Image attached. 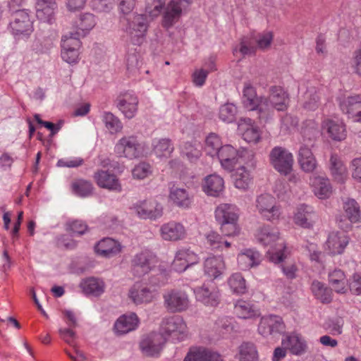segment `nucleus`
Listing matches in <instances>:
<instances>
[{
  "label": "nucleus",
  "instance_id": "nucleus-5",
  "mask_svg": "<svg viewBox=\"0 0 361 361\" xmlns=\"http://www.w3.org/2000/svg\"><path fill=\"white\" fill-rule=\"evenodd\" d=\"M221 166L231 171L238 163H245L252 154L247 149H236L231 145H225L216 155Z\"/></svg>",
  "mask_w": 361,
  "mask_h": 361
},
{
  "label": "nucleus",
  "instance_id": "nucleus-56",
  "mask_svg": "<svg viewBox=\"0 0 361 361\" xmlns=\"http://www.w3.org/2000/svg\"><path fill=\"white\" fill-rule=\"evenodd\" d=\"M273 33L271 32H265L259 33L254 37V40L257 44V48L261 50L269 49L273 41Z\"/></svg>",
  "mask_w": 361,
  "mask_h": 361
},
{
  "label": "nucleus",
  "instance_id": "nucleus-64",
  "mask_svg": "<svg viewBox=\"0 0 361 361\" xmlns=\"http://www.w3.org/2000/svg\"><path fill=\"white\" fill-rule=\"evenodd\" d=\"M349 288L353 294L361 295V274H354L349 279Z\"/></svg>",
  "mask_w": 361,
  "mask_h": 361
},
{
  "label": "nucleus",
  "instance_id": "nucleus-12",
  "mask_svg": "<svg viewBox=\"0 0 361 361\" xmlns=\"http://www.w3.org/2000/svg\"><path fill=\"white\" fill-rule=\"evenodd\" d=\"M190 2V0H170L163 13V27L169 29L176 23L180 18L183 8Z\"/></svg>",
  "mask_w": 361,
  "mask_h": 361
},
{
  "label": "nucleus",
  "instance_id": "nucleus-9",
  "mask_svg": "<svg viewBox=\"0 0 361 361\" xmlns=\"http://www.w3.org/2000/svg\"><path fill=\"white\" fill-rule=\"evenodd\" d=\"M269 160L273 167L281 174L287 175L293 169V155L283 147H274L269 153Z\"/></svg>",
  "mask_w": 361,
  "mask_h": 361
},
{
  "label": "nucleus",
  "instance_id": "nucleus-30",
  "mask_svg": "<svg viewBox=\"0 0 361 361\" xmlns=\"http://www.w3.org/2000/svg\"><path fill=\"white\" fill-rule=\"evenodd\" d=\"M262 256L258 251L252 249H246L238 255V263L241 269L247 270L251 267L259 265Z\"/></svg>",
  "mask_w": 361,
  "mask_h": 361
},
{
  "label": "nucleus",
  "instance_id": "nucleus-4",
  "mask_svg": "<svg viewBox=\"0 0 361 361\" xmlns=\"http://www.w3.org/2000/svg\"><path fill=\"white\" fill-rule=\"evenodd\" d=\"M8 29L17 40L29 38L34 30L29 13L25 10L15 11L12 14Z\"/></svg>",
  "mask_w": 361,
  "mask_h": 361
},
{
  "label": "nucleus",
  "instance_id": "nucleus-16",
  "mask_svg": "<svg viewBox=\"0 0 361 361\" xmlns=\"http://www.w3.org/2000/svg\"><path fill=\"white\" fill-rule=\"evenodd\" d=\"M169 198L176 207L188 209L192 205L194 195L188 188L173 185L169 188Z\"/></svg>",
  "mask_w": 361,
  "mask_h": 361
},
{
  "label": "nucleus",
  "instance_id": "nucleus-2",
  "mask_svg": "<svg viewBox=\"0 0 361 361\" xmlns=\"http://www.w3.org/2000/svg\"><path fill=\"white\" fill-rule=\"evenodd\" d=\"M158 333L166 342L169 340L180 342L187 337L188 326L181 316H168L161 319Z\"/></svg>",
  "mask_w": 361,
  "mask_h": 361
},
{
  "label": "nucleus",
  "instance_id": "nucleus-27",
  "mask_svg": "<svg viewBox=\"0 0 361 361\" xmlns=\"http://www.w3.org/2000/svg\"><path fill=\"white\" fill-rule=\"evenodd\" d=\"M322 128L334 140L341 141L346 137V129L341 121L326 119L324 121Z\"/></svg>",
  "mask_w": 361,
  "mask_h": 361
},
{
  "label": "nucleus",
  "instance_id": "nucleus-50",
  "mask_svg": "<svg viewBox=\"0 0 361 361\" xmlns=\"http://www.w3.org/2000/svg\"><path fill=\"white\" fill-rule=\"evenodd\" d=\"M228 283L234 293L244 294L247 291L245 280L240 273L232 274L228 280Z\"/></svg>",
  "mask_w": 361,
  "mask_h": 361
},
{
  "label": "nucleus",
  "instance_id": "nucleus-37",
  "mask_svg": "<svg viewBox=\"0 0 361 361\" xmlns=\"http://www.w3.org/2000/svg\"><path fill=\"white\" fill-rule=\"evenodd\" d=\"M138 319L135 314L120 317L114 324V329L118 334H127L137 327Z\"/></svg>",
  "mask_w": 361,
  "mask_h": 361
},
{
  "label": "nucleus",
  "instance_id": "nucleus-24",
  "mask_svg": "<svg viewBox=\"0 0 361 361\" xmlns=\"http://www.w3.org/2000/svg\"><path fill=\"white\" fill-rule=\"evenodd\" d=\"M225 269L226 264L221 256L209 257L204 262V273L210 278L217 279L223 274Z\"/></svg>",
  "mask_w": 361,
  "mask_h": 361
},
{
  "label": "nucleus",
  "instance_id": "nucleus-29",
  "mask_svg": "<svg viewBox=\"0 0 361 361\" xmlns=\"http://www.w3.org/2000/svg\"><path fill=\"white\" fill-rule=\"evenodd\" d=\"M80 287L85 295L98 297L104 292L105 284L98 278L90 277L83 279L80 283Z\"/></svg>",
  "mask_w": 361,
  "mask_h": 361
},
{
  "label": "nucleus",
  "instance_id": "nucleus-40",
  "mask_svg": "<svg viewBox=\"0 0 361 361\" xmlns=\"http://www.w3.org/2000/svg\"><path fill=\"white\" fill-rule=\"evenodd\" d=\"M130 298L136 304L149 303L154 298V293L149 288L134 285L129 292Z\"/></svg>",
  "mask_w": 361,
  "mask_h": 361
},
{
  "label": "nucleus",
  "instance_id": "nucleus-51",
  "mask_svg": "<svg viewBox=\"0 0 361 361\" xmlns=\"http://www.w3.org/2000/svg\"><path fill=\"white\" fill-rule=\"evenodd\" d=\"M319 105V97L314 87H309L304 94L303 107L305 109L314 111Z\"/></svg>",
  "mask_w": 361,
  "mask_h": 361
},
{
  "label": "nucleus",
  "instance_id": "nucleus-17",
  "mask_svg": "<svg viewBox=\"0 0 361 361\" xmlns=\"http://www.w3.org/2000/svg\"><path fill=\"white\" fill-rule=\"evenodd\" d=\"M264 97H257L255 89L250 84H245L243 89V104L249 111H257L259 119H262V104Z\"/></svg>",
  "mask_w": 361,
  "mask_h": 361
},
{
  "label": "nucleus",
  "instance_id": "nucleus-42",
  "mask_svg": "<svg viewBox=\"0 0 361 361\" xmlns=\"http://www.w3.org/2000/svg\"><path fill=\"white\" fill-rule=\"evenodd\" d=\"M234 311L242 319H250L259 315L254 305L245 300H238L235 305Z\"/></svg>",
  "mask_w": 361,
  "mask_h": 361
},
{
  "label": "nucleus",
  "instance_id": "nucleus-33",
  "mask_svg": "<svg viewBox=\"0 0 361 361\" xmlns=\"http://www.w3.org/2000/svg\"><path fill=\"white\" fill-rule=\"evenodd\" d=\"M95 251L104 257H111L121 252V245L115 240L106 238L100 240L95 245Z\"/></svg>",
  "mask_w": 361,
  "mask_h": 361
},
{
  "label": "nucleus",
  "instance_id": "nucleus-28",
  "mask_svg": "<svg viewBox=\"0 0 361 361\" xmlns=\"http://www.w3.org/2000/svg\"><path fill=\"white\" fill-rule=\"evenodd\" d=\"M183 361H222V359L219 354L204 348H193Z\"/></svg>",
  "mask_w": 361,
  "mask_h": 361
},
{
  "label": "nucleus",
  "instance_id": "nucleus-35",
  "mask_svg": "<svg viewBox=\"0 0 361 361\" xmlns=\"http://www.w3.org/2000/svg\"><path fill=\"white\" fill-rule=\"evenodd\" d=\"M301 134L303 142L312 146L321 134L319 123L312 119L306 120L302 124Z\"/></svg>",
  "mask_w": 361,
  "mask_h": 361
},
{
  "label": "nucleus",
  "instance_id": "nucleus-43",
  "mask_svg": "<svg viewBox=\"0 0 361 361\" xmlns=\"http://www.w3.org/2000/svg\"><path fill=\"white\" fill-rule=\"evenodd\" d=\"M330 169L332 176L338 182L343 183L346 177V168L336 154H331V155Z\"/></svg>",
  "mask_w": 361,
  "mask_h": 361
},
{
  "label": "nucleus",
  "instance_id": "nucleus-22",
  "mask_svg": "<svg viewBox=\"0 0 361 361\" xmlns=\"http://www.w3.org/2000/svg\"><path fill=\"white\" fill-rule=\"evenodd\" d=\"M340 106L354 121H361V95L348 97L341 102Z\"/></svg>",
  "mask_w": 361,
  "mask_h": 361
},
{
  "label": "nucleus",
  "instance_id": "nucleus-54",
  "mask_svg": "<svg viewBox=\"0 0 361 361\" xmlns=\"http://www.w3.org/2000/svg\"><path fill=\"white\" fill-rule=\"evenodd\" d=\"M236 114V106L231 103L222 105L219 109V118L224 122L231 123L234 121Z\"/></svg>",
  "mask_w": 361,
  "mask_h": 361
},
{
  "label": "nucleus",
  "instance_id": "nucleus-1",
  "mask_svg": "<svg viewBox=\"0 0 361 361\" xmlns=\"http://www.w3.org/2000/svg\"><path fill=\"white\" fill-rule=\"evenodd\" d=\"M122 30L134 45H141L145 40L148 29L147 18L142 14H133L121 18Z\"/></svg>",
  "mask_w": 361,
  "mask_h": 361
},
{
  "label": "nucleus",
  "instance_id": "nucleus-26",
  "mask_svg": "<svg viewBox=\"0 0 361 361\" xmlns=\"http://www.w3.org/2000/svg\"><path fill=\"white\" fill-rule=\"evenodd\" d=\"M348 237L338 232H332L329 235L326 240L327 249L331 255L341 254L348 244Z\"/></svg>",
  "mask_w": 361,
  "mask_h": 361
},
{
  "label": "nucleus",
  "instance_id": "nucleus-47",
  "mask_svg": "<svg viewBox=\"0 0 361 361\" xmlns=\"http://www.w3.org/2000/svg\"><path fill=\"white\" fill-rule=\"evenodd\" d=\"M329 283L334 290L339 293H344L346 291L345 276L341 269H335L329 274Z\"/></svg>",
  "mask_w": 361,
  "mask_h": 361
},
{
  "label": "nucleus",
  "instance_id": "nucleus-52",
  "mask_svg": "<svg viewBox=\"0 0 361 361\" xmlns=\"http://www.w3.org/2000/svg\"><path fill=\"white\" fill-rule=\"evenodd\" d=\"M251 182L250 175L244 166L238 169L235 174L234 184L237 188L246 190Z\"/></svg>",
  "mask_w": 361,
  "mask_h": 361
},
{
  "label": "nucleus",
  "instance_id": "nucleus-55",
  "mask_svg": "<svg viewBox=\"0 0 361 361\" xmlns=\"http://www.w3.org/2000/svg\"><path fill=\"white\" fill-rule=\"evenodd\" d=\"M74 193L80 197H87L92 193V185L90 182L79 180L72 184Z\"/></svg>",
  "mask_w": 361,
  "mask_h": 361
},
{
  "label": "nucleus",
  "instance_id": "nucleus-53",
  "mask_svg": "<svg viewBox=\"0 0 361 361\" xmlns=\"http://www.w3.org/2000/svg\"><path fill=\"white\" fill-rule=\"evenodd\" d=\"M102 121L105 124L106 128L110 131L111 133H116L120 131L122 128L121 121L111 112H104Z\"/></svg>",
  "mask_w": 361,
  "mask_h": 361
},
{
  "label": "nucleus",
  "instance_id": "nucleus-18",
  "mask_svg": "<svg viewBox=\"0 0 361 361\" xmlns=\"http://www.w3.org/2000/svg\"><path fill=\"white\" fill-rule=\"evenodd\" d=\"M198 261L199 257L193 251L188 248H182L176 252L172 268L177 272H183Z\"/></svg>",
  "mask_w": 361,
  "mask_h": 361
},
{
  "label": "nucleus",
  "instance_id": "nucleus-3",
  "mask_svg": "<svg viewBox=\"0 0 361 361\" xmlns=\"http://www.w3.org/2000/svg\"><path fill=\"white\" fill-rule=\"evenodd\" d=\"M289 97L287 92L279 86L270 87L269 95L264 97L262 104V119L267 120L271 115L274 109L283 111L288 108Z\"/></svg>",
  "mask_w": 361,
  "mask_h": 361
},
{
  "label": "nucleus",
  "instance_id": "nucleus-41",
  "mask_svg": "<svg viewBox=\"0 0 361 361\" xmlns=\"http://www.w3.org/2000/svg\"><path fill=\"white\" fill-rule=\"evenodd\" d=\"M173 150V144L169 138L154 140L152 142V152L159 158H169Z\"/></svg>",
  "mask_w": 361,
  "mask_h": 361
},
{
  "label": "nucleus",
  "instance_id": "nucleus-46",
  "mask_svg": "<svg viewBox=\"0 0 361 361\" xmlns=\"http://www.w3.org/2000/svg\"><path fill=\"white\" fill-rule=\"evenodd\" d=\"M78 30L75 32H80V37H84L96 25V19L94 15L90 13H82L76 22Z\"/></svg>",
  "mask_w": 361,
  "mask_h": 361
},
{
  "label": "nucleus",
  "instance_id": "nucleus-19",
  "mask_svg": "<svg viewBox=\"0 0 361 361\" xmlns=\"http://www.w3.org/2000/svg\"><path fill=\"white\" fill-rule=\"evenodd\" d=\"M343 209L346 214L347 219H341L338 226L345 231L351 228V224L359 222L361 219V212L357 202L354 199H348L343 204Z\"/></svg>",
  "mask_w": 361,
  "mask_h": 361
},
{
  "label": "nucleus",
  "instance_id": "nucleus-57",
  "mask_svg": "<svg viewBox=\"0 0 361 361\" xmlns=\"http://www.w3.org/2000/svg\"><path fill=\"white\" fill-rule=\"evenodd\" d=\"M218 223L220 225L221 233L225 236H234L238 235L240 232L238 221H226V222Z\"/></svg>",
  "mask_w": 361,
  "mask_h": 361
},
{
  "label": "nucleus",
  "instance_id": "nucleus-45",
  "mask_svg": "<svg viewBox=\"0 0 361 361\" xmlns=\"http://www.w3.org/2000/svg\"><path fill=\"white\" fill-rule=\"evenodd\" d=\"M279 231L269 226L260 228L257 234L258 241L264 245H271L279 239Z\"/></svg>",
  "mask_w": 361,
  "mask_h": 361
},
{
  "label": "nucleus",
  "instance_id": "nucleus-39",
  "mask_svg": "<svg viewBox=\"0 0 361 361\" xmlns=\"http://www.w3.org/2000/svg\"><path fill=\"white\" fill-rule=\"evenodd\" d=\"M313 190L319 199L328 198L331 192V186L328 178L322 176H314L311 179Z\"/></svg>",
  "mask_w": 361,
  "mask_h": 361
},
{
  "label": "nucleus",
  "instance_id": "nucleus-31",
  "mask_svg": "<svg viewBox=\"0 0 361 361\" xmlns=\"http://www.w3.org/2000/svg\"><path fill=\"white\" fill-rule=\"evenodd\" d=\"M202 188L208 195L218 197L224 188V179L216 174H211L204 178Z\"/></svg>",
  "mask_w": 361,
  "mask_h": 361
},
{
  "label": "nucleus",
  "instance_id": "nucleus-8",
  "mask_svg": "<svg viewBox=\"0 0 361 361\" xmlns=\"http://www.w3.org/2000/svg\"><path fill=\"white\" fill-rule=\"evenodd\" d=\"M80 32H69L61 39V57L68 63H75L78 61L80 47Z\"/></svg>",
  "mask_w": 361,
  "mask_h": 361
},
{
  "label": "nucleus",
  "instance_id": "nucleus-15",
  "mask_svg": "<svg viewBox=\"0 0 361 361\" xmlns=\"http://www.w3.org/2000/svg\"><path fill=\"white\" fill-rule=\"evenodd\" d=\"M165 343L164 338L158 332H152L141 340L140 348L145 355L154 357L160 353Z\"/></svg>",
  "mask_w": 361,
  "mask_h": 361
},
{
  "label": "nucleus",
  "instance_id": "nucleus-58",
  "mask_svg": "<svg viewBox=\"0 0 361 361\" xmlns=\"http://www.w3.org/2000/svg\"><path fill=\"white\" fill-rule=\"evenodd\" d=\"M152 166L147 162H140L133 169L132 173L134 178L144 179L152 174Z\"/></svg>",
  "mask_w": 361,
  "mask_h": 361
},
{
  "label": "nucleus",
  "instance_id": "nucleus-62",
  "mask_svg": "<svg viewBox=\"0 0 361 361\" xmlns=\"http://www.w3.org/2000/svg\"><path fill=\"white\" fill-rule=\"evenodd\" d=\"M243 137L249 143L257 144L261 140V135L257 127L250 126L244 131Z\"/></svg>",
  "mask_w": 361,
  "mask_h": 361
},
{
  "label": "nucleus",
  "instance_id": "nucleus-10",
  "mask_svg": "<svg viewBox=\"0 0 361 361\" xmlns=\"http://www.w3.org/2000/svg\"><path fill=\"white\" fill-rule=\"evenodd\" d=\"M115 152L118 157L130 159L139 157L142 153V147L135 136H125L116 143Z\"/></svg>",
  "mask_w": 361,
  "mask_h": 361
},
{
  "label": "nucleus",
  "instance_id": "nucleus-38",
  "mask_svg": "<svg viewBox=\"0 0 361 361\" xmlns=\"http://www.w3.org/2000/svg\"><path fill=\"white\" fill-rule=\"evenodd\" d=\"M56 8L54 0H38L36 16L39 20L50 23Z\"/></svg>",
  "mask_w": 361,
  "mask_h": 361
},
{
  "label": "nucleus",
  "instance_id": "nucleus-61",
  "mask_svg": "<svg viewBox=\"0 0 361 361\" xmlns=\"http://www.w3.org/2000/svg\"><path fill=\"white\" fill-rule=\"evenodd\" d=\"M182 154L192 162L201 156V151L191 142H187L183 147Z\"/></svg>",
  "mask_w": 361,
  "mask_h": 361
},
{
  "label": "nucleus",
  "instance_id": "nucleus-34",
  "mask_svg": "<svg viewBox=\"0 0 361 361\" xmlns=\"http://www.w3.org/2000/svg\"><path fill=\"white\" fill-rule=\"evenodd\" d=\"M98 185L111 190L121 191V186L116 176L106 171H99L94 174Z\"/></svg>",
  "mask_w": 361,
  "mask_h": 361
},
{
  "label": "nucleus",
  "instance_id": "nucleus-21",
  "mask_svg": "<svg viewBox=\"0 0 361 361\" xmlns=\"http://www.w3.org/2000/svg\"><path fill=\"white\" fill-rule=\"evenodd\" d=\"M318 216L313 208L308 205H301L298 208L294 216L295 224L304 228H310L313 226Z\"/></svg>",
  "mask_w": 361,
  "mask_h": 361
},
{
  "label": "nucleus",
  "instance_id": "nucleus-7",
  "mask_svg": "<svg viewBox=\"0 0 361 361\" xmlns=\"http://www.w3.org/2000/svg\"><path fill=\"white\" fill-rule=\"evenodd\" d=\"M164 306L169 312L177 313L186 310L190 304L188 295L178 289L166 290L163 294Z\"/></svg>",
  "mask_w": 361,
  "mask_h": 361
},
{
  "label": "nucleus",
  "instance_id": "nucleus-44",
  "mask_svg": "<svg viewBox=\"0 0 361 361\" xmlns=\"http://www.w3.org/2000/svg\"><path fill=\"white\" fill-rule=\"evenodd\" d=\"M240 361H259V355L256 345L252 342H243L239 346Z\"/></svg>",
  "mask_w": 361,
  "mask_h": 361
},
{
  "label": "nucleus",
  "instance_id": "nucleus-20",
  "mask_svg": "<svg viewBox=\"0 0 361 361\" xmlns=\"http://www.w3.org/2000/svg\"><path fill=\"white\" fill-rule=\"evenodd\" d=\"M281 345L295 355H301L307 350L306 341L300 334L296 333L286 336L281 341Z\"/></svg>",
  "mask_w": 361,
  "mask_h": 361
},
{
  "label": "nucleus",
  "instance_id": "nucleus-36",
  "mask_svg": "<svg viewBox=\"0 0 361 361\" xmlns=\"http://www.w3.org/2000/svg\"><path fill=\"white\" fill-rule=\"evenodd\" d=\"M238 209L231 204H221L215 210V218L217 222L238 221L239 217Z\"/></svg>",
  "mask_w": 361,
  "mask_h": 361
},
{
  "label": "nucleus",
  "instance_id": "nucleus-25",
  "mask_svg": "<svg viewBox=\"0 0 361 361\" xmlns=\"http://www.w3.org/2000/svg\"><path fill=\"white\" fill-rule=\"evenodd\" d=\"M132 272L134 276L142 277L151 270L150 255L149 253L142 252L137 254L131 262Z\"/></svg>",
  "mask_w": 361,
  "mask_h": 361
},
{
  "label": "nucleus",
  "instance_id": "nucleus-32",
  "mask_svg": "<svg viewBox=\"0 0 361 361\" xmlns=\"http://www.w3.org/2000/svg\"><path fill=\"white\" fill-rule=\"evenodd\" d=\"M197 300L210 306H216L219 303V293L214 287L209 288L205 285L195 290Z\"/></svg>",
  "mask_w": 361,
  "mask_h": 361
},
{
  "label": "nucleus",
  "instance_id": "nucleus-48",
  "mask_svg": "<svg viewBox=\"0 0 361 361\" xmlns=\"http://www.w3.org/2000/svg\"><path fill=\"white\" fill-rule=\"evenodd\" d=\"M220 137L216 133H211L205 140V150L211 157H215L223 147Z\"/></svg>",
  "mask_w": 361,
  "mask_h": 361
},
{
  "label": "nucleus",
  "instance_id": "nucleus-11",
  "mask_svg": "<svg viewBox=\"0 0 361 361\" xmlns=\"http://www.w3.org/2000/svg\"><path fill=\"white\" fill-rule=\"evenodd\" d=\"M131 209L142 219L156 220L163 215V207L154 200L139 201Z\"/></svg>",
  "mask_w": 361,
  "mask_h": 361
},
{
  "label": "nucleus",
  "instance_id": "nucleus-60",
  "mask_svg": "<svg viewBox=\"0 0 361 361\" xmlns=\"http://www.w3.org/2000/svg\"><path fill=\"white\" fill-rule=\"evenodd\" d=\"M66 229L67 231L73 233L83 235L88 230V226L86 223L82 220L76 219L67 222Z\"/></svg>",
  "mask_w": 361,
  "mask_h": 361
},
{
  "label": "nucleus",
  "instance_id": "nucleus-14",
  "mask_svg": "<svg viewBox=\"0 0 361 361\" xmlns=\"http://www.w3.org/2000/svg\"><path fill=\"white\" fill-rule=\"evenodd\" d=\"M285 330V324L281 317L269 315L261 318L258 325V332L264 337L280 334Z\"/></svg>",
  "mask_w": 361,
  "mask_h": 361
},
{
  "label": "nucleus",
  "instance_id": "nucleus-6",
  "mask_svg": "<svg viewBox=\"0 0 361 361\" xmlns=\"http://www.w3.org/2000/svg\"><path fill=\"white\" fill-rule=\"evenodd\" d=\"M255 207L262 218L267 221L278 220L281 214V207L277 204L275 197L268 193L257 197Z\"/></svg>",
  "mask_w": 361,
  "mask_h": 361
},
{
  "label": "nucleus",
  "instance_id": "nucleus-49",
  "mask_svg": "<svg viewBox=\"0 0 361 361\" xmlns=\"http://www.w3.org/2000/svg\"><path fill=\"white\" fill-rule=\"evenodd\" d=\"M311 289L314 296L322 302L329 303L331 301V290L321 282L313 281Z\"/></svg>",
  "mask_w": 361,
  "mask_h": 361
},
{
  "label": "nucleus",
  "instance_id": "nucleus-23",
  "mask_svg": "<svg viewBox=\"0 0 361 361\" xmlns=\"http://www.w3.org/2000/svg\"><path fill=\"white\" fill-rule=\"evenodd\" d=\"M161 238L165 240L176 241L184 238L185 229L180 224L176 221H171L164 224L160 228Z\"/></svg>",
  "mask_w": 361,
  "mask_h": 361
},
{
  "label": "nucleus",
  "instance_id": "nucleus-63",
  "mask_svg": "<svg viewBox=\"0 0 361 361\" xmlns=\"http://www.w3.org/2000/svg\"><path fill=\"white\" fill-rule=\"evenodd\" d=\"M305 249L308 252L309 257L311 261L319 263L321 258L323 256L322 252L319 250L316 244L312 243H307L305 245Z\"/></svg>",
  "mask_w": 361,
  "mask_h": 361
},
{
  "label": "nucleus",
  "instance_id": "nucleus-59",
  "mask_svg": "<svg viewBox=\"0 0 361 361\" xmlns=\"http://www.w3.org/2000/svg\"><path fill=\"white\" fill-rule=\"evenodd\" d=\"M166 0H146V11L152 17L159 16L163 10Z\"/></svg>",
  "mask_w": 361,
  "mask_h": 361
},
{
  "label": "nucleus",
  "instance_id": "nucleus-13",
  "mask_svg": "<svg viewBox=\"0 0 361 361\" xmlns=\"http://www.w3.org/2000/svg\"><path fill=\"white\" fill-rule=\"evenodd\" d=\"M138 103L137 97L132 92H122L115 100L116 107L128 119L133 118L135 116Z\"/></svg>",
  "mask_w": 361,
  "mask_h": 361
}]
</instances>
